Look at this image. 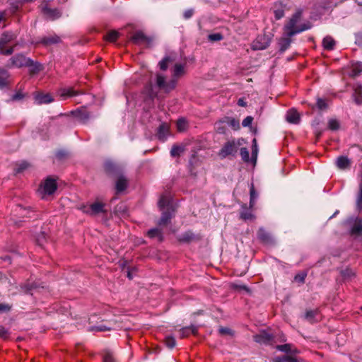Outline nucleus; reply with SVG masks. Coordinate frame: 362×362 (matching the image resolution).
Here are the masks:
<instances>
[{
	"label": "nucleus",
	"mask_w": 362,
	"mask_h": 362,
	"mask_svg": "<svg viewBox=\"0 0 362 362\" xmlns=\"http://www.w3.org/2000/svg\"><path fill=\"white\" fill-rule=\"evenodd\" d=\"M185 74V66L181 64H175L173 69V78L167 81L163 74H157L156 77V86L165 93H169L175 88L177 78Z\"/></svg>",
	"instance_id": "1"
},
{
	"label": "nucleus",
	"mask_w": 362,
	"mask_h": 362,
	"mask_svg": "<svg viewBox=\"0 0 362 362\" xmlns=\"http://www.w3.org/2000/svg\"><path fill=\"white\" fill-rule=\"evenodd\" d=\"M301 16L302 12L300 11H298L291 16L288 22L284 25V31L286 36L292 37L311 28V24L310 23H303L300 25H298L301 18Z\"/></svg>",
	"instance_id": "2"
},
{
	"label": "nucleus",
	"mask_w": 362,
	"mask_h": 362,
	"mask_svg": "<svg viewBox=\"0 0 362 362\" xmlns=\"http://www.w3.org/2000/svg\"><path fill=\"white\" fill-rule=\"evenodd\" d=\"M244 143L245 140L243 138H233L223 144L218 152V156L221 159L235 158L238 153V149Z\"/></svg>",
	"instance_id": "3"
},
{
	"label": "nucleus",
	"mask_w": 362,
	"mask_h": 362,
	"mask_svg": "<svg viewBox=\"0 0 362 362\" xmlns=\"http://www.w3.org/2000/svg\"><path fill=\"white\" fill-rule=\"evenodd\" d=\"M11 64L16 67L28 66L31 68V72L36 73L41 70L42 65L39 63L34 62L30 58L25 57L24 55L18 54H16L10 59Z\"/></svg>",
	"instance_id": "4"
},
{
	"label": "nucleus",
	"mask_w": 362,
	"mask_h": 362,
	"mask_svg": "<svg viewBox=\"0 0 362 362\" xmlns=\"http://www.w3.org/2000/svg\"><path fill=\"white\" fill-rule=\"evenodd\" d=\"M40 8L42 13L47 20L54 21L62 16V13L58 8H49L45 1L41 4Z\"/></svg>",
	"instance_id": "5"
},
{
	"label": "nucleus",
	"mask_w": 362,
	"mask_h": 362,
	"mask_svg": "<svg viewBox=\"0 0 362 362\" xmlns=\"http://www.w3.org/2000/svg\"><path fill=\"white\" fill-rule=\"evenodd\" d=\"M57 188L56 180L47 177L40 185V192L44 195L52 194Z\"/></svg>",
	"instance_id": "6"
},
{
	"label": "nucleus",
	"mask_w": 362,
	"mask_h": 362,
	"mask_svg": "<svg viewBox=\"0 0 362 362\" xmlns=\"http://www.w3.org/2000/svg\"><path fill=\"white\" fill-rule=\"evenodd\" d=\"M271 39L268 35H260L253 41L252 48L254 50H262L269 47Z\"/></svg>",
	"instance_id": "7"
},
{
	"label": "nucleus",
	"mask_w": 362,
	"mask_h": 362,
	"mask_svg": "<svg viewBox=\"0 0 362 362\" xmlns=\"http://www.w3.org/2000/svg\"><path fill=\"white\" fill-rule=\"evenodd\" d=\"M254 341L260 344H272L274 336L265 331H262L254 336Z\"/></svg>",
	"instance_id": "8"
},
{
	"label": "nucleus",
	"mask_w": 362,
	"mask_h": 362,
	"mask_svg": "<svg viewBox=\"0 0 362 362\" xmlns=\"http://www.w3.org/2000/svg\"><path fill=\"white\" fill-rule=\"evenodd\" d=\"M348 222L350 226V233L351 235H362V218L358 217L350 218Z\"/></svg>",
	"instance_id": "9"
},
{
	"label": "nucleus",
	"mask_w": 362,
	"mask_h": 362,
	"mask_svg": "<svg viewBox=\"0 0 362 362\" xmlns=\"http://www.w3.org/2000/svg\"><path fill=\"white\" fill-rule=\"evenodd\" d=\"M105 204L100 202H95L90 205L89 207H84L83 211L91 216H95L100 213H105Z\"/></svg>",
	"instance_id": "10"
},
{
	"label": "nucleus",
	"mask_w": 362,
	"mask_h": 362,
	"mask_svg": "<svg viewBox=\"0 0 362 362\" xmlns=\"http://www.w3.org/2000/svg\"><path fill=\"white\" fill-rule=\"evenodd\" d=\"M131 40L135 45L149 44L151 40L143 32L136 31L131 37Z\"/></svg>",
	"instance_id": "11"
},
{
	"label": "nucleus",
	"mask_w": 362,
	"mask_h": 362,
	"mask_svg": "<svg viewBox=\"0 0 362 362\" xmlns=\"http://www.w3.org/2000/svg\"><path fill=\"white\" fill-rule=\"evenodd\" d=\"M258 239L266 245H273L274 240L269 233H268L264 228H259L257 231Z\"/></svg>",
	"instance_id": "12"
},
{
	"label": "nucleus",
	"mask_w": 362,
	"mask_h": 362,
	"mask_svg": "<svg viewBox=\"0 0 362 362\" xmlns=\"http://www.w3.org/2000/svg\"><path fill=\"white\" fill-rule=\"evenodd\" d=\"M61 42V38L58 35L53 34L48 36H45L40 38L36 43L42 44L45 46L58 44Z\"/></svg>",
	"instance_id": "13"
},
{
	"label": "nucleus",
	"mask_w": 362,
	"mask_h": 362,
	"mask_svg": "<svg viewBox=\"0 0 362 362\" xmlns=\"http://www.w3.org/2000/svg\"><path fill=\"white\" fill-rule=\"evenodd\" d=\"M275 348L276 350L286 353L287 354L296 355L300 353V351L291 344L276 345Z\"/></svg>",
	"instance_id": "14"
},
{
	"label": "nucleus",
	"mask_w": 362,
	"mask_h": 362,
	"mask_svg": "<svg viewBox=\"0 0 362 362\" xmlns=\"http://www.w3.org/2000/svg\"><path fill=\"white\" fill-rule=\"evenodd\" d=\"M35 102L37 105L48 104L54 99L49 93H37L34 95Z\"/></svg>",
	"instance_id": "15"
},
{
	"label": "nucleus",
	"mask_w": 362,
	"mask_h": 362,
	"mask_svg": "<svg viewBox=\"0 0 362 362\" xmlns=\"http://www.w3.org/2000/svg\"><path fill=\"white\" fill-rule=\"evenodd\" d=\"M337 167L340 170H346L350 168L351 160L347 156H341L335 160Z\"/></svg>",
	"instance_id": "16"
},
{
	"label": "nucleus",
	"mask_w": 362,
	"mask_h": 362,
	"mask_svg": "<svg viewBox=\"0 0 362 362\" xmlns=\"http://www.w3.org/2000/svg\"><path fill=\"white\" fill-rule=\"evenodd\" d=\"M252 209L250 206L247 207L246 204H243L241 207L240 218L244 221L254 219L255 216L252 213Z\"/></svg>",
	"instance_id": "17"
},
{
	"label": "nucleus",
	"mask_w": 362,
	"mask_h": 362,
	"mask_svg": "<svg viewBox=\"0 0 362 362\" xmlns=\"http://www.w3.org/2000/svg\"><path fill=\"white\" fill-rule=\"evenodd\" d=\"M359 177V186H358V192L356 197V208L358 211L362 210V165L361 169L358 173Z\"/></svg>",
	"instance_id": "18"
},
{
	"label": "nucleus",
	"mask_w": 362,
	"mask_h": 362,
	"mask_svg": "<svg viewBox=\"0 0 362 362\" xmlns=\"http://www.w3.org/2000/svg\"><path fill=\"white\" fill-rule=\"evenodd\" d=\"M198 332V327L195 325H190L188 327H182L180 329V334L181 338H185L189 336L190 334L194 335L197 334Z\"/></svg>",
	"instance_id": "19"
},
{
	"label": "nucleus",
	"mask_w": 362,
	"mask_h": 362,
	"mask_svg": "<svg viewBox=\"0 0 362 362\" xmlns=\"http://www.w3.org/2000/svg\"><path fill=\"white\" fill-rule=\"evenodd\" d=\"M286 121L292 124H298L300 120V115L298 112L293 110H289L286 113Z\"/></svg>",
	"instance_id": "20"
},
{
	"label": "nucleus",
	"mask_w": 362,
	"mask_h": 362,
	"mask_svg": "<svg viewBox=\"0 0 362 362\" xmlns=\"http://www.w3.org/2000/svg\"><path fill=\"white\" fill-rule=\"evenodd\" d=\"M169 133V127L166 124H162L159 126L157 132V136L159 140L164 141L166 140Z\"/></svg>",
	"instance_id": "21"
},
{
	"label": "nucleus",
	"mask_w": 362,
	"mask_h": 362,
	"mask_svg": "<svg viewBox=\"0 0 362 362\" xmlns=\"http://www.w3.org/2000/svg\"><path fill=\"white\" fill-rule=\"evenodd\" d=\"M227 124L225 117L216 122L214 124L215 131L220 134H225L227 131Z\"/></svg>",
	"instance_id": "22"
},
{
	"label": "nucleus",
	"mask_w": 362,
	"mask_h": 362,
	"mask_svg": "<svg viewBox=\"0 0 362 362\" xmlns=\"http://www.w3.org/2000/svg\"><path fill=\"white\" fill-rule=\"evenodd\" d=\"M79 93L72 88H62L59 90V95L63 99L77 95Z\"/></svg>",
	"instance_id": "23"
},
{
	"label": "nucleus",
	"mask_w": 362,
	"mask_h": 362,
	"mask_svg": "<svg viewBox=\"0 0 362 362\" xmlns=\"http://www.w3.org/2000/svg\"><path fill=\"white\" fill-rule=\"evenodd\" d=\"M127 187V179L123 175L119 176L116 182V185H115L117 192L119 193V192H123L124 190H125Z\"/></svg>",
	"instance_id": "24"
},
{
	"label": "nucleus",
	"mask_w": 362,
	"mask_h": 362,
	"mask_svg": "<svg viewBox=\"0 0 362 362\" xmlns=\"http://www.w3.org/2000/svg\"><path fill=\"white\" fill-rule=\"evenodd\" d=\"M291 37L286 36V37H282L279 41V51L281 52H285L289 47L292 42Z\"/></svg>",
	"instance_id": "25"
},
{
	"label": "nucleus",
	"mask_w": 362,
	"mask_h": 362,
	"mask_svg": "<svg viewBox=\"0 0 362 362\" xmlns=\"http://www.w3.org/2000/svg\"><path fill=\"white\" fill-rule=\"evenodd\" d=\"M8 72L6 69L0 68V88H3L8 85Z\"/></svg>",
	"instance_id": "26"
},
{
	"label": "nucleus",
	"mask_w": 362,
	"mask_h": 362,
	"mask_svg": "<svg viewBox=\"0 0 362 362\" xmlns=\"http://www.w3.org/2000/svg\"><path fill=\"white\" fill-rule=\"evenodd\" d=\"M362 72V62H356L352 64L349 71V76L351 77H356Z\"/></svg>",
	"instance_id": "27"
},
{
	"label": "nucleus",
	"mask_w": 362,
	"mask_h": 362,
	"mask_svg": "<svg viewBox=\"0 0 362 362\" xmlns=\"http://www.w3.org/2000/svg\"><path fill=\"white\" fill-rule=\"evenodd\" d=\"M323 47L327 50H332L335 46L334 40L330 36H326L322 41Z\"/></svg>",
	"instance_id": "28"
},
{
	"label": "nucleus",
	"mask_w": 362,
	"mask_h": 362,
	"mask_svg": "<svg viewBox=\"0 0 362 362\" xmlns=\"http://www.w3.org/2000/svg\"><path fill=\"white\" fill-rule=\"evenodd\" d=\"M227 126L230 127L233 130L236 131L240 129L239 120L230 117H224Z\"/></svg>",
	"instance_id": "29"
},
{
	"label": "nucleus",
	"mask_w": 362,
	"mask_h": 362,
	"mask_svg": "<svg viewBox=\"0 0 362 362\" xmlns=\"http://www.w3.org/2000/svg\"><path fill=\"white\" fill-rule=\"evenodd\" d=\"M318 315L317 310H307L305 314V319L308 320L310 323H313L317 321L316 319L317 315Z\"/></svg>",
	"instance_id": "30"
},
{
	"label": "nucleus",
	"mask_w": 362,
	"mask_h": 362,
	"mask_svg": "<svg viewBox=\"0 0 362 362\" xmlns=\"http://www.w3.org/2000/svg\"><path fill=\"white\" fill-rule=\"evenodd\" d=\"M353 98L357 105L362 104V86H358L354 89Z\"/></svg>",
	"instance_id": "31"
},
{
	"label": "nucleus",
	"mask_w": 362,
	"mask_h": 362,
	"mask_svg": "<svg viewBox=\"0 0 362 362\" xmlns=\"http://www.w3.org/2000/svg\"><path fill=\"white\" fill-rule=\"evenodd\" d=\"M174 61L175 58L171 56H166L158 63L159 67L161 70L165 71L168 67V64Z\"/></svg>",
	"instance_id": "32"
},
{
	"label": "nucleus",
	"mask_w": 362,
	"mask_h": 362,
	"mask_svg": "<svg viewBox=\"0 0 362 362\" xmlns=\"http://www.w3.org/2000/svg\"><path fill=\"white\" fill-rule=\"evenodd\" d=\"M273 362H299V361L292 356H277L273 359Z\"/></svg>",
	"instance_id": "33"
},
{
	"label": "nucleus",
	"mask_w": 362,
	"mask_h": 362,
	"mask_svg": "<svg viewBox=\"0 0 362 362\" xmlns=\"http://www.w3.org/2000/svg\"><path fill=\"white\" fill-rule=\"evenodd\" d=\"M172 214L169 211L163 212L158 221V225L162 226L168 224L172 218Z\"/></svg>",
	"instance_id": "34"
},
{
	"label": "nucleus",
	"mask_w": 362,
	"mask_h": 362,
	"mask_svg": "<svg viewBox=\"0 0 362 362\" xmlns=\"http://www.w3.org/2000/svg\"><path fill=\"white\" fill-rule=\"evenodd\" d=\"M170 197L167 196L165 194H163L160 197L158 204L160 209L162 210L165 206H168L170 204Z\"/></svg>",
	"instance_id": "35"
},
{
	"label": "nucleus",
	"mask_w": 362,
	"mask_h": 362,
	"mask_svg": "<svg viewBox=\"0 0 362 362\" xmlns=\"http://www.w3.org/2000/svg\"><path fill=\"white\" fill-rule=\"evenodd\" d=\"M250 208H253L255 204V200L258 197L257 193L255 192V187H254L253 184H251L250 189Z\"/></svg>",
	"instance_id": "36"
},
{
	"label": "nucleus",
	"mask_w": 362,
	"mask_h": 362,
	"mask_svg": "<svg viewBox=\"0 0 362 362\" xmlns=\"http://www.w3.org/2000/svg\"><path fill=\"white\" fill-rule=\"evenodd\" d=\"M194 238V235L190 231H187L180 236L179 240L183 243H188L192 240Z\"/></svg>",
	"instance_id": "37"
},
{
	"label": "nucleus",
	"mask_w": 362,
	"mask_h": 362,
	"mask_svg": "<svg viewBox=\"0 0 362 362\" xmlns=\"http://www.w3.org/2000/svg\"><path fill=\"white\" fill-rule=\"evenodd\" d=\"M183 151L184 148L182 146L178 145H173L170 150V156L172 157L180 156Z\"/></svg>",
	"instance_id": "38"
},
{
	"label": "nucleus",
	"mask_w": 362,
	"mask_h": 362,
	"mask_svg": "<svg viewBox=\"0 0 362 362\" xmlns=\"http://www.w3.org/2000/svg\"><path fill=\"white\" fill-rule=\"evenodd\" d=\"M111 329L110 327H108L105 325H99L95 326H92L88 328L89 331L91 332H105V331H109Z\"/></svg>",
	"instance_id": "39"
},
{
	"label": "nucleus",
	"mask_w": 362,
	"mask_h": 362,
	"mask_svg": "<svg viewBox=\"0 0 362 362\" xmlns=\"http://www.w3.org/2000/svg\"><path fill=\"white\" fill-rule=\"evenodd\" d=\"M187 122L185 118H180L177 121V128L179 132H183L187 128Z\"/></svg>",
	"instance_id": "40"
},
{
	"label": "nucleus",
	"mask_w": 362,
	"mask_h": 362,
	"mask_svg": "<svg viewBox=\"0 0 362 362\" xmlns=\"http://www.w3.org/2000/svg\"><path fill=\"white\" fill-rule=\"evenodd\" d=\"M218 332L221 335H223V336H224V335H228L230 337L234 336V331L227 327H221L218 329Z\"/></svg>",
	"instance_id": "41"
},
{
	"label": "nucleus",
	"mask_w": 362,
	"mask_h": 362,
	"mask_svg": "<svg viewBox=\"0 0 362 362\" xmlns=\"http://www.w3.org/2000/svg\"><path fill=\"white\" fill-rule=\"evenodd\" d=\"M240 154L241 158L244 162H248L250 160V153L247 148L241 147L240 148Z\"/></svg>",
	"instance_id": "42"
},
{
	"label": "nucleus",
	"mask_w": 362,
	"mask_h": 362,
	"mask_svg": "<svg viewBox=\"0 0 362 362\" xmlns=\"http://www.w3.org/2000/svg\"><path fill=\"white\" fill-rule=\"evenodd\" d=\"M165 344L168 348L173 349L176 345L175 339L172 336H167L165 338Z\"/></svg>",
	"instance_id": "43"
},
{
	"label": "nucleus",
	"mask_w": 362,
	"mask_h": 362,
	"mask_svg": "<svg viewBox=\"0 0 362 362\" xmlns=\"http://www.w3.org/2000/svg\"><path fill=\"white\" fill-rule=\"evenodd\" d=\"M118 36H119V34L117 31H110L109 32L106 36H105V40L109 41V42H115L117 40V39L118 38Z\"/></svg>",
	"instance_id": "44"
},
{
	"label": "nucleus",
	"mask_w": 362,
	"mask_h": 362,
	"mask_svg": "<svg viewBox=\"0 0 362 362\" xmlns=\"http://www.w3.org/2000/svg\"><path fill=\"white\" fill-rule=\"evenodd\" d=\"M148 235L151 238H153L156 236L161 237L162 233L158 228H151L148 231Z\"/></svg>",
	"instance_id": "45"
},
{
	"label": "nucleus",
	"mask_w": 362,
	"mask_h": 362,
	"mask_svg": "<svg viewBox=\"0 0 362 362\" xmlns=\"http://www.w3.org/2000/svg\"><path fill=\"white\" fill-rule=\"evenodd\" d=\"M28 167H29V163L25 161H23L21 163L18 164L17 168L15 169V172L16 173H21L24 170L27 169Z\"/></svg>",
	"instance_id": "46"
},
{
	"label": "nucleus",
	"mask_w": 362,
	"mask_h": 362,
	"mask_svg": "<svg viewBox=\"0 0 362 362\" xmlns=\"http://www.w3.org/2000/svg\"><path fill=\"white\" fill-rule=\"evenodd\" d=\"M316 105L320 110H325L328 107L326 101L322 98H317Z\"/></svg>",
	"instance_id": "47"
},
{
	"label": "nucleus",
	"mask_w": 362,
	"mask_h": 362,
	"mask_svg": "<svg viewBox=\"0 0 362 362\" xmlns=\"http://www.w3.org/2000/svg\"><path fill=\"white\" fill-rule=\"evenodd\" d=\"M329 128L332 130H337L339 128V123L337 119H332L328 122Z\"/></svg>",
	"instance_id": "48"
},
{
	"label": "nucleus",
	"mask_w": 362,
	"mask_h": 362,
	"mask_svg": "<svg viewBox=\"0 0 362 362\" xmlns=\"http://www.w3.org/2000/svg\"><path fill=\"white\" fill-rule=\"evenodd\" d=\"M8 330L3 326H0V337L2 339H7L8 337Z\"/></svg>",
	"instance_id": "49"
},
{
	"label": "nucleus",
	"mask_w": 362,
	"mask_h": 362,
	"mask_svg": "<svg viewBox=\"0 0 362 362\" xmlns=\"http://www.w3.org/2000/svg\"><path fill=\"white\" fill-rule=\"evenodd\" d=\"M68 156L67 151L64 150H59L56 153V157L59 160H62L65 158H66Z\"/></svg>",
	"instance_id": "50"
},
{
	"label": "nucleus",
	"mask_w": 362,
	"mask_h": 362,
	"mask_svg": "<svg viewBox=\"0 0 362 362\" xmlns=\"http://www.w3.org/2000/svg\"><path fill=\"white\" fill-rule=\"evenodd\" d=\"M209 39L211 41H220L223 39V36L220 33H214L209 35Z\"/></svg>",
	"instance_id": "51"
},
{
	"label": "nucleus",
	"mask_w": 362,
	"mask_h": 362,
	"mask_svg": "<svg viewBox=\"0 0 362 362\" xmlns=\"http://www.w3.org/2000/svg\"><path fill=\"white\" fill-rule=\"evenodd\" d=\"M257 151H258V148H257V141L255 139H254L252 141V158H255V159H256V158H257Z\"/></svg>",
	"instance_id": "52"
},
{
	"label": "nucleus",
	"mask_w": 362,
	"mask_h": 362,
	"mask_svg": "<svg viewBox=\"0 0 362 362\" xmlns=\"http://www.w3.org/2000/svg\"><path fill=\"white\" fill-rule=\"evenodd\" d=\"M341 276L344 278V279H347V278H350L351 276L354 275V273L353 272L349 269H346L344 270H342L341 272Z\"/></svg>",
	"instance_id": "53"
},
{
	"label": "nucleus",
	"mask_w": 362,
	"mask_h": 362,
	"mask_svg": "<svg viewBox=\"0 0 362 362\" xmlns=\"http://www.w3.org/2000/svg\"><path fill=\"white\" fill-rule=\"evenodd\" d=\"M252 121H253V117L251 116H247L243 119L242 124L243 127H250L252 124Z\"/></svg>",
	"instance_id": "54"
},
{
	"label": "nucleus",
	"mask_w": 362,
	"mask_h": 362,
	"mask_svg": "<svg viewBox=\"0 0 362 362\" xmlns=\"http://www.w3.org/2000/svg\"><path fill=\"white\" fill-rule=\"evenodd\" d=\"M274 16L276 20L281 19L284 16V11L283 9H276L274 11Z\"/></svg>",
	"instance_id": "55"
},
{
	"label": "nucleus",
	"mask_w": 362,
	"mask_h": 362,
	"mask_svg": "<svg viewBox=\"0 0 362 362\" xmlns=\"http://www.w3.org/2000/svg\"><path fill=\"white\" fill-rule=\"evenodd\" d=\"M103 362H115L112 355L110 352H107L103 357Z\"/></svg>",
	"instance_id": "56"
},
{
	"label": "nucleus",
	"mask_w": 362,
	"mask_h": 362,
	"mask_svg": "<svg viewBox=\"0 0 362 362\" xmlns=\"http://www.w3.org/2000/svg\"><path fill=\"white\" fill-rule=\"evenodd\" d=\"M306 274H298L296 275L295 280L300 283H304Z\"/></svg>",
	"instance_id": "57"
},
{
	"label": "nucleus",
	"mask_w": 362,
	"mask_h": 362,
	"mask_svg": "<svg viewBox=\"0 0 362 362\" xmlns=\"http://www.w3.org/2000/svg\"><path fill=\"white\" fill-rule=\"evenodd\" d=\"M11 310V306L8 304L0 303V313L8 312Z\"/></svg>",
	"instance_id": "58"
},
{
	"label": "nucleus",
	"mask_w": 362,
	"mask_h": 362,
	"mask_svg": "<svg viewBox=\"0 0 362 362\" xmlns=\"http://www.w3.org/2000/svg\"><path fill=\"white\" fill-rule=\"evenodd\" d=\"M193 13H194L193 9H188L184 12L183 16L185 19H189L193 16Z\"/></svg>",
	"instance_id": "59"
},
{
	"label": "nucleus",
	"mask_w": 362,
	"mask_h": 362,
	"mask_svg": "<svg viewBox=\"0 0 362 362\" xmlns=\"http://www.w3.org/2000/svg\"><path fill=\"white\" fill-rule=\"evenodd\" d=\"M24 97V95L21 92H17L12 96V100H18L23 99Z\"/></svg>",
	"instance_id": "60"
},
{
	"label": "nucleus",
	"mask_w": 362,
	"mask_h": 362,
	"mask_svg": "<svg viewBox=\"0 0 362 362\" xmlns=\"http://www.w3.org/2000/svg\"><path fill=\"white\" fill-rule=\"evenodd\" d=\"M105 168L106 171L112 172L114 168V164L112 163L111 162H107L105 164Z\"/></svg>",
	"instance_id": "61"
},
{
	"label": "nucleus",
	"mask_w": 362,
	"mask_h": 362,
	"mask_svg": "<svg viewBox=\"0 0 362 362\" xmlns=\"http://www.w3.org/2000/svg\"><path fill=\"white\" fill-rule=\"evenodd\" d=\"M148 96L150 99L153 100L154 98L157 96V93H154L151 88V87L149 88L148 90Z\"/></svg>",
	"instance_id": "62"
},
{
	"label": "nucleus",
	"mask_w": 362,
	"mask_h": 362,
	"mask_svg": "<svg viewBox=\"0 0 362 362\" xmlns=\"http://www.w3.org/2000/svg\"><path fill=\"white\" fill-rule=\"evenodd\" d=\"M22 288L25 291V293H28L32 290L33 286L25 284L24 286H22Z\"/></svg>",
	"instance_id": "63"
},
{
	"label": "nucleus",
	"mask_w": 362,
	"mask_h": 362,
	"mask_svg": "<svg viewBox=\"0 0 362 362\" xmlns=\"http://www.w3.org/2000/svg\"><path fill=\"white\" fill-rule=\"evenodd\" d=\"M13 52V48L11 47L10 49H7L3 53L6 55H10Z\"/></svg>",
	"instance_id": "64"
}]
</instances>
